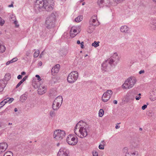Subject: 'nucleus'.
Masks as SVG:
<instances>
[{
	"mask_svg": "<svg viewBox=\"0 0 156 156\" xmlns=\"http://www.w3.org/2000/svg\"><path fill=\"white\" fill-rule=\"evenodd\" d=\"M18 60V58H13L12 59V62H14Z\"/></svg>",
	"mask_w": 156,
	"mask_h": 156,
	"instance_id": "nucleus-44",
	"label": "nucleus"
},
{
	"mask_svg": "<svg viewBox=\"0 0 156 156\" xmlns=\"http://www.w3.org/2000/svg\"><path fill=\"white\" fill-rule=\"evenodd\" d=\"M83 124V122L82 121H79L76 125V126L75 127V129L76 130L78 128L80 129V127H81V126H83L82 125Z\"/></svg>",
	"mask_w": 156,
	"mask_h": 156,
	"instance_id": "nucleus-23",
	"label": "nucleus"
},
{
	"mask_svg": "<svg viewBox=\"0 0 156 156\" xmlns=\"http://www.w3.org/2000/svg\"><path fill=\"white\" fill-rule=\"evenodd\" d=\"M66 141L70 145H76L78 142V138H75L72 134L69 135L66 139Z\"/></svg>",
	"mask_w": 156,
	"mask_h": 156,
	"instance_id": "nucleus-7",
	"label": "nucleus"
},
{
	"mask_svg": "<svg viewBox=\"0 0 156 156\" xmlns=\"http://www.w3.org/2000/svg\"><path fill=\"white\" fill-rule=\"evenodd\" d=\"M151 27L153 30H155L156 29V22H153L152 24H151Z\"/></svg>",
	"mask_w": 156,
	"mask_h": 156,
	"instance_id": "nucleus-31",
	"label": "nucleus"
},
{
	"mask_svg": "<svg viewBox=\"0 0 156 156\" xmlns=\"http://www.w3.org/2000/svg\"><path fill=\"white\" fill-rule=\"evenodd\" d=\"M40 52L39 50H37L35 51L34 53V56L36 58L39 55Z\"/></svg>",
	"mask_w": 156,
	"mask_h": 156,
	"instance_id": "nucleus-33",
	"label": "nucleus"
},
{
	"mask_svg": "<svg viewBox=\"0 0 156 156\" xmlns=\"http://www.w3.org/2000/svg\"><path fill=\"white\" fill-rule=\"evenodd\" d=\"M65 133L64 131L61 130H57L54 131V138L57 140H61L65 136Z\"/></svg>",
	"mask_w": 156,
	"mask_h": 156,
	"instance_id": "nucleus-6",
	"label": "nucleus"
},
{
	"mask_svg": "<svg viewBox=\"0 0 156 156\" xmlns=\"http://www.w3.org/2000/svg\"><path fill=\"white\" fill-rule=\"evenodd\" d=\"M78 77V73L76 71H73L70 73L68 76L67 80L70 83L75 82Z\"/></svg>",
	"mask_w": 156,
	"mask_h": 156,
	"instance_id": "nucleus-4",
	"label": "nucleus"
},
{
	"mask_svg": "<svg viewBox=\"0 0 156 156\" xmlns=\"http://www.w3.org/2000/svg\"><path fill=\"white\" fill-rule=\"evenodd\" d=\"M36 77L37 78V80H41V79L40 77L38 75H36Z\"/></svg>",
	"mask_w": 156,
	"mask_h": 156,
	"instance_id": "nucleus-50",
	"label": "nucleus"
},
{
	"mask_svg": "<svg viewBox=\"0 0 156 156\" xmlns=\"http://www.w3.org/2000/svg\"><path fill=\"white\" fill-rule=\"evenodd\" d=\"M121 32L124 34H127L130 33V29L126 25L122 26L120 29Z\"/></svg>",
	"mask_w": 156,
	"mask_h": 156,
	"instance_id": "nucleus-13",
	"label": "nucleus"
},
{
	"mask_svg": "<svg viewBox=\"0 0 156 156\" xmlns=\"http://www.w3.org/2000/svg\"><path fill=\"white\" fill-rule=\"evenodd\" d=\"M60 67V66L58 64H56L55 66L53 67L51 70L52 74L54 75L55 73H58L59 71Z\"/></svg>",
	"mask_w": 156,
	"mask_h": 156,
	"instance_id": "nucleus-14",
	"label": "nucleus"
},
{
	"mask_svg": "<svg viewBox=\"0 0 156 156\" xmlns=\"http://www.w3.org/2000/svg\"><path fill=\"white\" fill-rule=\"evenodd\" d=\"M5 83L3 80H0V92L2 91L5 86Z\"/></svg>",
	"mask_w": 156,
	"mask_h": 156,
	"instance_id": "nucleus-21",
	"label": "nucleus"
},
{
	"mask_svg": "<svg viewBox=\"0 0 156 156\" xmlns=\"http://www.w3.org/2000/svg\"><path fill=\"white\" fill-rule=\"evenodd\" d=\"M22 76L21 75H19L18 76H17V78L18 79H21L22 78Z\"/></svg>",
	"mask_w": 156,
	"mask_h": 156,
	"instance_id": "nucleus-54",
	"label": "nucleus"
},
{
	"mask_svg": "<svg viewBox=\"0 0 156 156\" xmlns=\"http://www.w3.org/2000/svg\"><path fill=\"white\" fill-rule=\"evenodd\" d=\"M93 156H98V153L96 151H93Z\"/></svg>",
	"mask_w": 156,
	"mask_h": 156,
	"instance_id": "nucleus-41",
	"label": "nucleus"
},
{
	"mask_svg": "<svg viewBox=\"0 0 156 156\" xmlns=\"http://www.w3.org/2000/svg\"><path fill=\"white\" fill-rule=\"evenodd\" d=\"M141 96V94L139 93L138 94V96H136L135 98L136 100H138L141 98L140 96Z\"/></svg>",
	"mask_w": 156,
	"mask_h": 156,
	"instance_id": "nucleus-36",
	"label": "nucleus"
},
{
	"mask_svg": "<svg viewBox=\"0 0 156 156\" xmlns=\"http://www.w3.org/2000/svg\"><path fill=\"white\" fill-rule=\"evenodd\" d=\"M128 147H126L123 148V151L124 153L126 154L129 153L128 152Z\"/></svg>",
	"mask_w": 156,
	"mask_h": 156,
	"instance_id": "nucleus-35",
	"label": "nucleus"
},
{
	"mask_svg": "<svg viewBox=\"0 0 156 156\" xmlns=\"http://www.w3.org/2000/svg\"><path fill=\"white\" fill-rule=\"evenodd\" d=\"M63 101L62 98L61 96H59L57 97L55 100L54 101L58 102V103L62 105Z\"/></svg>",
	"mask_w": 156,
	"mask_h": 156,
	"instance_id": "nucleus-22",
	"label": "nucleus"
},
{
	"mask_svg": "<svg viewBox=\"0 0 156 156\" xmlns=\"http://www.w3.org/2000/svg\"><path fill=\"white\" fill-rule=\"evenodd\" d=\"M44 55V51H42L41 53V54L40 55V57L41 58L42 56Z\"/></svg>",
	"mask_w": 156,
	"mask_h": 156,
	"instance_id": "nucleus-56",
	"label": "nucleus"
},
{
	"mask_svg": "<svg viewBox=\"0 0 156 156\" xmlns=\"http://www.w3.org/2000/svg\"><path fill=\"white\" fill-rule=\"evenodd\" d=\"M147 105H145L142 106V109L143 110H144L145 109L147 108Z\"/></svg>",
	"mask_w": 156,
	"mask_h": 156,
	"instance_id": "nucleus-43",
	"label": "nucleus"
},
{
	"mask_svg": "<svg viewBox=\"0 0 156 156\" xmlns=\"http://www.w3.org/2000/svg\"><path fill=\"white\" fill-rule=\"evenodd\" d=\"M132 94H134V97L135 98V96L137 94V93H136V92L134 91V92H131Z\"/></svg>",
	"mask_w": 156,
	"mask_h": 156,
	"instance_id": "nucleus-53",
	"label": "nucleus"
},
{
	"mask_svg": "<svg viewBox=\"0 0 156 156\" xmlns=\"http://www.w3.org/2000/svg\"><path fill=\"white\" fill-rule=\"evenodd\" d=\"M27 78V76H26L24 77L23 79L21 80L22 82H24L25 80H26Z\"/></svg>",
	"mask_w": 156,
	"mask_h": 156,
	"instance_id": "nucleus-47",
	"label": "nucleus"
},
{
	"mask_svg": "<svg viewBox=\"0 0 156 156\" xmlns=\"http://www.w3.org/2000/svg\"><path fill=\"white\" fill-rule=\"evenodd\" d=\"M7 100L4 99L0 103V108L2 107L7 103Z\"/></svg>",
	"mask_w": 156,
	"mask_h": 156,
	"instance_id": "nucleus-30",
	"label": "nucleus"
},
{
	"mask_svg": "<svg viewBox=\"0 0 156 156\" xmlns=\"http://www.w3.org/2000/svg\"><path fill=\"white\" fill-rule=\"evenodd\" d=\"M153 94L154 98L156 99V89L153 91Z\"/></svg>",
	"mask_w": 156,
	"mask_h": 156,
	"instance_id": "nucleus-39",
	"label": "nucleus"
},
{
	"mask_svg": "<svg viewBox=\"0 0 156 156\" xmlns=\"http://www.w3.org/2000/svg\"><path fill=\"white\" fill-rule=\"evenodd\" d=\"M70 33V36L72 37H74L77 35L78 33H77L76 29L74 27H73L71 28Z\"/></svg>",
	"mask_w": 156,
	"mask_h": 156,
	"instance_id": "nucleus-16",
	"label": "nucleus"
},
{
	"mask_svg": "<svg viewBox=\"0 0 156 156\" xmlns=\"http://www.w3.org/2000/svg\"><path fill=\"white\" fill-rule=\"evenodd\" d=\"M132 144L134 147H136L138 146L139 142L137 140H133L132 142Z\"/></svg>",
	"mask_w": 156,
	"mask_h": 156,
	"instance_id": "nucleus-25",
	"label": "nucleus"
},
{
	"mask_svg": "<svg viewBox=\"0 0 156 156\" xmlns=\"http://www.w3.org/2000/svg\"><path fill=\"white\" fill-rule=\"evenodd\" d=\"M153 2L156 3V0H152Z\"/></svg>",
	"mask_w": 156,
	"mask_h": 156,
	"instance_id": "nucleus-64",
	"label": "nucleus"
},
{
	"mask_svg": "<svg viewBox=\"0 0 156 156\" xmlns=\"http://www.w3.org/2000/svg\"><path fill=\"white\" fill-rule=\"evenodd\" d=\"M30 51L26 52V56H28L30 54Z\"/></svg>",
	"mask_w": 156,
	"mask_h": 156,
	"instance_id": "nucleus-49",
	"label": "nucleus"
},
{
	"mask_svg": "<svg viewBox=\"0 0 156 156\" xmlns=\"http://www.w3.org/2000/svg\"><path fill=\"white\" fill-rule=\"evenodd\" d=\"M21 74L22 75H23L26 74V73L24 72H23L21 73Z\"/></svg>",
	"mask_w": 156,
	"mask_h": 156,
	"instance_id": "nucleus-60",
	"label": "nucleus"
},
{
	"mask_svg": "<svg viewBox=\"0 0 156 156\" xmlns=\"http://www.w3.org/2000/svg\"><path fill=\"white\" fill-rule=\"evenodd\" d=\"M144 70H141L139 71V73L140 74H141L144 73Z\"/></svg>",
	"mask_w": 156,
	"mask_h": 156,
	"instance_id": "nucleus-52",
	"label": "nucleus"
},
{
	"mask_svg": "<svg viewBox=\"0 0 156 156\" xmlns=\"http://www.w3.org/2000/svg\"><path fill=\"white\" fill-rule=\"evenodd\" d=\"M37 91L39 94L42 95L44 94L46 91L45 87L42 86H39Z\"/></svg>",
	"mask_w": 156,
	"mask_h": 156,
	"instance_id": "nucleus-17",
	"label": "nucleus"
},
{
	"mask_svg": "<svg viewBox=\"0 0 156 156\" xmlns=\"http://www.w3.org/2000/svg\"><path fill=\"white\" fill-rule=\"evenodd\" d=\"M74 131L75 134L79 137L82 138L86 137L87 135V132L85 126H81L80 127L79 130V133H77L76 130L74 129Z\"/></svg>",
	"mask_w": 156,
	"mask_h": 156,
	"instance_id": "nucleus-5",
	"label": "nucleus"
},
{
	"mask_svg": "<svg viewBox=\"0 0 156 156\" xmlns=\"http://www.w3.org/2000/svg\"><path fill=\"white\" fill-rule=\"evenodd\" d=\"M131 156H138L139 153L137 151H132L130 153Z\"/></svg>",
	"mask_w": 156,
	"mask_h": 156,
	"instance_id": "nucleus-27",
	"label": "nucleus"
},
{
	"mask_svg": "<svg viewBox=\"0 0 156 156\" xmlns=\"http://www.w3.org/2000/svg\"><path fill=\"white\" fill-rule=\"evenodd\" d=\"M17 23H18V22H17V21H15L14 22V23L15 25L16 26V27H18L19 26V25H17Z\"/></svg>",
	"mask_w": 156,
	"mask_h": 156,
	"instance_id": "nucleus-46",
	"label": "nucleus"
},
{
	"mask_svg": "<svg viewBox=\"0 0 156 156\" xmlns=\"http://www.w3.org/2000/svg\"><path fill=\"white\" fill-rule=\"evenodd\" d=\"M81 43H80V41L79 40H78L77 41V43L78 44H80Z\"/></svg>",
	"mask_w": 156,
	"mask_h": 156,
	"instance_id": "nucleus-61",
	"label": "nucleus"
},
{
	"mask_svg": "<svg viewBox=\"0 0 156 156\" xmlns=\"http://www.w3.org/2000/svg\"><path fill=\"white\" fill-rule=\"evenodd\" d=\"M57 156H69L67 150L65 148H61L59 150Z\"/></svg>",
	"mask_w": 156,
	"mask_h": 156,
	"instance_id": "nucleus-11",
	"label": "nucleus"
},
{
	"mask_svg": "<svg viewBox=\"0 0 156 156\" xmlns=\"http://www.w3.org/2000/svg\"><path fill=\"white\" fill-rule=\"evenodd\" d=\"M136 80L134 77H129L126 80L122 86L124 89H128L132 88L136 83Z\"/></svg>",
	"mask_w": 156,
	"mask_h": 156,
	"instance_id": "nucleus-2",
	"label": "nucleus"
},
{
	"mask_svg": "<svg viewBox=\"0 0 156 156\" xmlns=\"http://www.w3.org/2000/svg\"><path fill=\"white\" fill-rule=\"evenodd\" d=\"M8 145L6 143L0 144V153L5 151Z\"/></svg>",
	"mask_w": 156,
	"mask_h": 156,
	"instance_id": "nucleus-15",
	"label": "nucleus"
},
{
	"mask_svg": "<svg viewBox=\"0 0 156 156\" xmlns=\"http://www.w3.org/2000/svg\"><path fill=\"white\" fill-rule=\"evenodd\" d=\"M119 58L116 53H115L108 60L110 62V65H112L113 63L115 62L116 63L119 61Z\"/></svg>",
	"mask_w": 156,
	"mask_h": 156,
	"instance_id": "nucleus-9",
	"label": "nucleus"
},
{
	"mask_svg": "<svg viewBox=\"0 0 156 156\" xmlns=\"http://www.w3.org/2000/svg\"><path fill=\"white\" fill-rule=\"evenodd\" d=\"M28 95L26 94H24L20 97V101L22 102H24L27 99Z\"/></svg>",
	"mask_w": 156,
	"mask_h": 156,
	"instance_id": "nucleus-19",
	"label": "nucleus"
},
{
	"mask_svg": "<svg viewBox=\"0 0 156 156\" xmlns=\"http://www.w3.org/2000/svg\"><path fill=\"white\" fill-rule=\"evenodd\" d=\"M13 62H12V60H11L10 61H9L8 62H7L6 63V65H9V64H10V63H12Z\"/></svg>",
	"mask_w": 156,
	"mask_h": 156,
	"instance_id": "nucleus-48",
	"label": "nucleus"
},
{
	"mask_svg": "<svg viewBox=\"0 0 156 156\" xmlns=\"http://www.w3.org/2000/svg\"><path fill=\"white\" fill-rule=\"evenodd\" d=\"M83 18L82 16H80L75 19V21L77 22H79L82 21Z\"/></svg>",
	"mask_w": 156,
	"mask_h": 156,
	"instance_id": "nucleus-26",
	"label": "nucleus"
},
{
	"mask_svg": "<svg viewBox=\"0 0 156 156\" xmlns=\"http://www.w3.org/2000/svg\"><path fill=\"white\" fill-rule=\"evenodd\" d=\"M127 96L130 100H133L135 99L134 94H132L131 92L128 93L127 94Z\"/></svg>",
	"mask_w": 156,
	"mask_h": 156,
	"instance_id": "nucleus-24",
	"label": "nucleus"
},
{
	"mask_svg": "<svg viewBox=\"0 0 156 156\" xmlns=\"http://www.w3.org/2000/svg\"><path fill=\"white\" fill-rule=\"evenodd\" d=\"M125 156H131V155H130L129 152L125 154Z\"/></svg>",
	"mask_w": 156,
	"mask_h": 156,
	"instance_id": "nucleus-55",
	"label": "nucleus"
},
{
	"mask_svg": "<svg viewBox=\"0 0 156 156\" xmlns=\"http://www.w3.org/2000/svg\"><path fill=\"white\" fill-rule=\"evenodd\" d=\"M50 115L51 116V117H53L55 116V113L54 112L51 111L50 112Z\"/></svg>",
	"mask_w": 156,
	"mask_h": 156,
	"instance_id": "nucleus-38",
	"label": "nucleus"
},
{
	"mask_svg": "<svg viewBox=\"0 0 156 156\" xmlns=\"http://www.w3.org/2000/svg\"><path fill=\"white\" fill-rule=\"evenodd\" d=\"M99 42L94 41L92 44V46H94L95 48H96L99 46Z\"/></svg>",
	"mask_w": 156,
	"mask_h": 156,
	"instance_id": "nucleus-32",
	"label": "nucleus"
},
{
	"mask_svg": "<svg viewBox=\"0 0 156 156\" xmlns=\"http://www.w3.org/2000/svg\"><path fill=\"white\" fill-rule=\"evenodd\" d=\"M61 104L58 103V102L54 101L52 104V108L54 110H57L61 106Z\"/></svg>",
	"mask_w": 156,
	"mask_h": 156,
	"instance_id": "nucleus-18",
	"label": "nucleus"
},
{
	"mask_svg": "<svg viewBox=\"0 0 156 156\" xmlns=\"http://www.w3.org/2000/svg\"><path fill=\"white\" fill-rule=\"evenodd\" d=\"M4 20H2V18L0 17V25L2 26L4 23Z\"/></svg>",
	"mask_w": 156,
	"mask_h": 156,
	"instance_id": "nucleus-37",
	"label": "nucleus"
},
{
	"mask_svg": "<svg viewBox=\"0 0 156 156\" xmlns=\"http://www.w3.org/2000/svg\"><path fill=\"white\" fill-rule=\"evenodd\" d=\"M84 42H82L80 44L81 47V48H84V45H83Z\"/></svg>",
	"mask_w": 156,
	"mask_h": 156,
	"instance_id": "nucleus-51",
	"label": "nucleus"
},
{
	"mask_svg": "<svg viewBox=\"0 0 156 156\" xmlns=\"http://www.w3.org/2000/svg\"><path fill=\"white\" fill-rule=\"evenodd\" d=\"M18 60V58H13L12 59V62H14Z\"/></svg>",
	"mask_w": 156,
	"mask_h": 156,
	"instance_id": "nucleus-45",
	"label": "nucleus"
},
{
	"mask_svg": "<svg viewBox=\"0 0 156 156\" xmlns=\"http://www.w3.org/2000/svg\"><path fill=\"white\" fill-rule=\"evenodd\" d=\"M95 29V27L94 26L89 25L88 27L87 31L89 33H91L93 32Z\"/></svg>",
	"mask_w": 156,
	"mask_h": 156,
	"instance_id": "nucleus-20",
	"label": "nucleus"
},
{
	"mask_svg": "<svg viewBox=\"0 0 156 156\" xmlns=\"http://www.w3.org/2000/svg\"><path fill=\"white\" fill-rule=\"evenodd\" d=\"M8 7H13V5L12 3L11 5H9Z\"/></svg>",
	"mask_w": 156,
	"mask_h": 156,
	"instance_id": "nucleus-58",
	"label": "nucleus"
},
{
	"mask_svg": "<svg viewBox=\"0 0 156 156\" xmlns=\"http://www.w3.org/2000/svg\"><path fill=\"white\" fill-rule=\"evenodd\" d=\"M104 110L102 109H100L98 115L100 117H102L104 115Z\"/></svg>",
	"mask_w": 156,
	"mask_h": 156,
	"instance_id": "nucleus-29",
	"label": "nucleus"
},
{
	"mask_svg": "<svg viewBox=\"0 0 156 156\" xmlns=\"http://www.w3.org/2000/svg\"><path fill=\"white\" fill-rule=\"evenodd\" d=\"M120 127V126H118V125H116V126H115V128L116 129H118Z\"/></svg>",
	"mask_w": 156,
	"mask_h": 156,
	"instance_id": "nucleus-59",
	"label": "nucleus"
},
{
	"mask_svg": "<svg viewBox=\"0 0 156 156\" xmlns=\"http://www.w3.org/2000/svg\"><path fill=\"white\" fill-rule=\"evenodd\" d=\"M14 111L15 112H16L17 111V108H15L14 109Z\"/></svg>",
	"mask_w": 156,
	"mask_h": 156,
	"instance_id": "nucleus-62",
	"label": "nucleus"
},
{
	"mask_svg": "<svg viewBox=\"0 0 156 156\" xmlns=\"http://www.w3.org/2000/svg\"><path fill=\"white\" fill-rule=\"evenodd\" d=\"M99 148L100 149H104V147L103 145H100L99 146Z\"/></svg>",
	"mask_w": 156,
	"mask_h": 156,
	"instance_id": "nucleus-42",
	"label": "nucleus"
},
{
	"mask_svg": "<svg viewBox=\"0 0 156 156\" xmlns=\"http://www.w3.org/2000/svg\"><path fill=\"white\" fill-rule=\"evenodd\" d=\"M39 64L40 66H41L42 64V63L41 62H40Z\"/></svg>",
	"mask_w": 156,
	"mask_h": 156,
	"instance_id": "nucleus-63",
	"label": "nucleus"
},
{
	"mask_svg": "<svg viewBox=\"0 0 156 156\" xmlns=\"http://www.w3.org/2000/svg\"><path fill=\"white\" fill-rule=\"evenodd\" d=\"M97 16L94 15L90 18L89 21V25L94 26L95 27L99 25L97 20Z\"/></svg>",
	"mask_w": 156,
	"mask_h": 156,
	"instance_id": "nucleus-12",
	"label": "nucleus"
},
{
	"mask_svg": "<svg viewBox=\"0 0 156 156\" xmlns=\"http://www.w3.org/2000/svg\"><path fill=\"white\" fill-rule=\"evenodd\" d=\"M113 94V92L111 90H108L104 93L102 97V100L104 102H107Z\"/></svg>",
	"mask_w": 156,
	"mask_h": 156,
	"instance_id": "nucleus-8",
	"label": "nucleus"
},
{
	"mask_svg": "<svg viewBox=\"0 0 156 156\" xmlns=\"http://www.w3.org/2000/svg\"><path fill=\"white\" fill-rule=\"evenodd\" d=\"M23 83V82L21 80L16 86V88L18 87Z\"/></svg>",
	"mask_w": 156,
	"mask_h": 156,
	"instance_id": "nucleus-40",
	"label": "nucleus"
},
{
	"mask_svg": "<svg viewBox=\"0 0 156 156\" xmlns=\"http://www.w3.org/2000/svg\"><path fill=\"white\" fill-rule=\"evenodd\" d=\"M104 2V0H98V4L100 7H102Z\"/></svg>",
	"mask_w": 156,
	"mask_h": 156,
	"instance_id": "nucleus-28",
	"label": "nucleus"
},
{
	"mask_svg": "<svg viewBox=\"0 0 156 156\" xmlns=\"http://www.w3.org/2000/svg\"><path fill=\"white\" fill-rule=\"evenodd\" d=\"M55 20V16L54 14H52L48 17L45 22V26L48 29H50L53 28L54 26V22Z\"/></svg>",
	"mask_w": 156,
	"mask_h": 156,
	"instance_id": "nucleus-3",
	"label": "nucleus"
},
{
	"mask_svg": "<svg viewBox=\"0 0 156 156\" xmlns=\"http://www.w3.org/2000/svg\"><path fill=\"white\" fill-rule=\"evenodd\" d=\"M110 62L107 60L104 62L102 65L101 69L104 71H108L110 69Z\"/></svg>",
	"mask_w": 156,
	"mask_h": 156,
	"instance_id": "nucleus-10",
	"label": "nucleus"
},
{
	"mask_svg": "<svg viewBox=\"0 0 156 156\" xmlns=\"http://www.w3.org/2000/svg\"><path fill=\"white\" fill-rule=\"evenodd\" d=\"M113 102L115 104H116L117 103V101L116 100H115L113 101Z\"/></svg>",
	"mask_w": 156,
	"mask_h": 156,
	"instance_id": "nucleus-57",
	"label": "nucleus"
},
{
	"mask_svg": "<svg viewBox=\"0 0 156 156\" xmlns=\"http://www.w3.org/2000/svg\"><path fill=\"white\" fill-rule=\"evenodd\" d=\"M5 100H6L7 101V103L9 102V103H11L14 100V99L13 98H7L6 99H5Z\"/></svg>",
	"mask_w": 156,
	"mask_h": 156,
	"instance_id": "nucleus-34",
	"label": "nucleus"
},
{
	"mask_svg": "<svg viewBox=\"0 0 156 156\" xmlns=\"http://www.w3.org/2000/svg\"><path fill=\"white\" fill-rule=\"evenodd\" d=\"M52 0H37L34 6L36 12L41 11L44 9L47 11H51L53 9V6L51 4Z\"/></svg>",
	"mask_w": 156,
	"mask_h": 156,
	"instance_id": "nucleus-1",
	"label": "nucleus"
}]
</instances>
